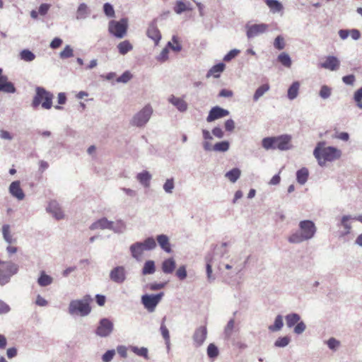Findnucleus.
<instances>
[{
  "label": "nucleus",
  "instance_id": "nucleus-1",
  "mask_svg": "<svg viewBox=\"0 0 362 362\" xmlns=\"http://www.w3.org/2000/svg\"><path fill=\"white\" fill-rule=\"evenodd\" d=\"M299 230L292 233L288 238L291 243L298 244L312 239L316 233L317 228L313 221L303 220L299 222Z\"/></svg>",
  "mask_w": 362,
  "mask_h": 362
},
{
  "label": "nucleus",
  "instance_id": "nucleus-2",
  "mask_svg": "<svg viewBox=\"0 0 362 362\" xmlns=\"http://www.w3.org/2000/svg\"><path fill=\"white\" fill-rule=\"evenodd\" d=\"M325 142L320 141L315 146L313 155L317 159L319 165L324 166L327 161L332 162L339 159L341 151L334 146L324 147Z\"/></svg>",
  "mask_w": 362,
  "mask_h": 362
},
{
  "label": "nucleus",
  "instance_id": "nucleus-3",
  "mask_svg": "<svg viewBox=\"0 0 362 362\" xmlns=\"http://www.w3.org/2000/svg\"><path fill=\"white\" fill-rule=\"evenodd\" d=\"M93 298L88 294L85 295L81 299L72 300L70 301L68 311L71 315H80L86 317L91 312L90 305Z\"/></svg>",
  "mask_w": 362,
  "mask_h": 362
},
{
  "label": "nucleus",
  "instance_id": "nucleus-4",
  "mask_svg": "<svg viewBox=\"0 0 362 362\" xmlns=\"http://www.w3.org/2000/svg\"><path fill=\"white\" fill-rule=\"evenodd\" d=\"M156 245L155 239L153 237H148L143 242H136L132 244L129 247V251L132 257L139 260L141 257L144 251L153 250L156 247Z\"/></svg>",
  "mask_w": 362,
  "mask_h": 362
},
{
  "label": "nucleus",
  "instance_id": "nucleus-5",
  "mask_svg": "<svg viewBox=\"0 0 362 362\" xmlns=\"http://www.w3.org/2000/svg\"><path fill=\"white\" fill-rule=\"evenodd\" d=\"M53 94L44 88L37 86L35 88V95L32 101V107L37 108L42 103V107L46 110H49L52 106Z\"/></svg>",
  "mask_w": 362,
  "mask_h": 362
},
{
  "label": "nucleus",
  "instance_id": "nucleus-6",
  "mask_svg": "<svg viewBox=\"0 0 362 362\" xmlns=\"http://www.w3.org/2000/svg\"><path fill=\"white\" fill-rule=\"evenodd\" d=\"M18 272V264L11 261H2L0 259V285L8 284L13 275Z\"/></svg>",
  "mask_w": 362,
  "mask_h": 362
},
{
  "label": "nucleus",
  "instance_id": "nucleus-7",
  "mask_svg": "<svg viewBox=\"0 0 362 362\" xmlns=\"http://www.w3.org/2000/svg\"><path fill=\"white\" fill-rule=\"evenodd\" d=\"M128 25L127 18H122L119 21L111 20L108 23V31L114 37L122 39L127 35Z\"/></svg>",
  "mask_w": 362,
  "mask_h": 362
},
{
  "label": "nucleus",
  "instance_id": "nucleus-8",
  "mask_svg": "<svg viewBox=\"0 0 362 362\" xmlns=\"http://www.w3.org/2000/svg\"><path fill=\"white\" fill-rule=\"evenodd\" d=\"M152 113V107L149 105H147L134 115L130 124L136 127H143L149 121Z\"/></svg>",
  "mask_w": 362,
  "mask_h": 362
},
{
  "label": "nucleus",
  "instance_id": "nucleus-9",
  "mask_svg": "<svg viewBox=\"0 0 362 362\" xmlns=\"http://www.w3.org/2000/svg\"><path fill=\"white\" fill-rule=\"evenodd\" d=\"M164 296L163 292L156 294H144L141 296V303L148 313L155 311L157 305L161 301Z\"/></svg>",
  "mask_w": 362,
  "mask_h": 362
},
{
  "label": "nucleus",
  "instance_id": "nucleus-10",
  "mask_svg": "<svg viewBox=\"0 0 362 362\" xmlns=\"http://www.w3.org/2000/svg\"><path fill=\"white\" fill-rule=\"evenodd\" d=\"M114 330V324L112 321L107 318H101L98 324V326L95 330V334L102 338L109 337Z\"/></svg>",
  "mask_w": 362,
  "mask_h": 362
},
{
  "label": "nucleus",
  "instance_id": "nucleus-11",
  "mask_svg": "<svg viewBox=\"0 0 362 362\" xmlns=\"http://www.w3.org/2000/svg\"><path fill=\"white\" fill-rule=\"evenodd\" d=\"M268 28V25L265 23L259 24H246V35L248 39H252L264 33Z\"/></svg>",
  "mask_w": 362,
  "mask_h": 362
},
{
  "label": "nucleus",
  "instance_id": "nucleus-12",
  "mask_svg": "<svg viewBox=\"0 0 362 362\" xmlns=\"http://www.w3.org/2000/svg\"><path fill=\"white\" fill-rule=\"evenodd\" d=\"M109 276L112 282L122 284L127 279V272L123 266H117L110 271Z\"/></svg>",
  "mask_w": 362,
  "mask_h": 362
},
{
  "label": "nucleus",
  "instance_id": "nucleus-13",
  "mask_svg": "<svg viewBox=\"0 0 362 362\" xmlns=\"http://www.w3.org/2000/svg\"><path fill=\"white\" fill-rule=\"evenodd\" d=\"M207 328L206 326L202 325L196 328L192 335L193 344L195 347L198 348L203 345L207 337Z\"/></svg>",
  "mask_w": 362,
  "mask_h": 362
},
{
  "label": "nucleus",
  "instance_id": "nucleus-14",
  "mask_svg": "<svg viewBox=\"0 0 362 362\" xmlns=\"http://www.w3.org/2000/svg\"><path fill=\"white\" fill-rule=\"evenodd\" d=\"M274 149L280 151H286L291 148V136L288 134H282L278 136H274Z\"/></svg>",
  "mask_w": 362,
  "mask_h": 362
},
{
  "label": "nucleus",
  "instance_id": "nucleus-15",
  "mask_svg": "<svg viewBox=\"0 0 362 362\" xmlns=\"http://www.w3.org/2000/svg\"><path fill=\"white\" fill-rule=\"evenodd\" d=\"M229 114L230 112L228 110L219 106H214L209 110L206 121L208 122H212L216 119L226 117Z\"/></svg>",
  "mask_w": 362,
  "mask_h": 362
},
{
  "label": "nucleus",
  "instance_id": "nucleus-16",
  "mask_svg": "<svg viewBox=\"0 0 362 362\" xmlns=\"http://www.w3.org/2000/svg\"><path fill=\"white\" fill-rule=\"evenodd\" d=\"M46 211L56 220H61L64 217V212L60 207L59 204L56 200H51L49 202L46 208Z\"/></svg>",
  "mask_w": 362,
  "mask_h": 362
},
{
  "label": "nucleus",
  "instance_id": "nucleus-17",
  "mask_svg": "<svg viewBox=\"0 0 362 362\" xmlns=\"http://www.w3.org/2000/svg\"><path fill=\"white\" fill-rule=\"evenodd\" d=\"M146 35L148 37L154 41L156 45H158L161 39V34L157 27L156 20H153L148 25V27L146 30Z\"/></svg>",
  "mask_w": 362,
  "mask_h": 362
},
{
  "label": "nucleus",
  "instance_id": "nucleus-18",
  "mask_svg": "<svg viewBox=\"0 0 362 362\" xmlns=\"http://www.w3.org/2000/svg\"><path fill=\"white\" fill-rule=\"evenodd\" d=\"M8 191L11 196L18 200H23L25 198V194L21 187V182L19 180L12 182L9 186Z\"/></svg>",
  "mask_w": 362,
  "mask_h": 362
},
{
  "label": "nucleus",
  "instance_id": "nucleus-19",
  "mask_svg": "<svg viewBox=\"0 0 362 362\" xmlns=\"http://www.w3.org/2000/svg\"><path fill=\"white\" fill-rule=\"evenodd\" d=\"M0 90L6 93H14L16 91V88L12 82L8 81L6 76H1Z\"/></svg>",
  "mask_w": 362,
  "mask_h": 362
},
{
  "label": "nucleus",
  "instance_id": "nucleus-20",
  "mask_svg": "<svg viewBox=\"0 0 362 362\" xmlns=\"http://www.w3.org/2000/svg\"><path fill=\"white\" fill-rule=\"evenodd\" d=\"M340 62L334 56H328L325 61L321 64V67L331 71H336L339 69Z\"/></svg>",
  "mask_w": 362,
  "mask_h": 362
},
{
  "label": "nucleus",
  "instance_id": "nucleus-21",
  "mask_svg": "<svg viewBox=\"0 0 362 362\" xmlns=\"http://www.w3.org/2000/svg\"><path fill=\"white\" fill-rule=\"evenodd\" d=\"M156 240L160 248L167 253L172 252L171 245L170 243L169 238L167 235L160 234L157 235Z\"/></svg>",
  "mask_w": 362,
  "mask_h": 362
},
{
  "label": "nucleus",
  "instance_id": "nucleus-22",
  "mask_svg": "<svg viewBox=\"0 0 362 362\" xmlns=\"http://www.w3.org/2000/svg\"><path fill=\"white\" fill-rule=\"evenodd\" d=\"M111 226H112V221L107 220V218L105 217H103V218L95 221V222H93L90 226V230H96V229H102V230L109 229L110 230V228L112 227Z\"/></svg>",
  "mask_w": 362,
  "mask_h": 362
},
{
  "label": "nucleus",
  "instance_id": "nucleus-23",
  "mask_svg": "<svg viewBox=\"0 0 362 362\" xmlns=\"http://www.w3.org/2000/svg\"><path fill=\"white\" fill-rule=\"evenodd\" d=\"M91 11L86 3H81L78 6L76 13L77 20H84L90 14Z\"/></svg>",
  "mask_w": 362,
  "mask_h": 362
},
{
  "label": "nucleus",
  "instance_id": "nucleus-24",
  "mask_svg": "<svg viewBox=\"0 0 362 362\" xmlns=\"http://www.w3.org/2000/svg\"><path fill=\"white\" fill-rule=\"evenodd\" d=\"M168 101L170 103L175 106L177 110L180 111V112H185L187 110V103L180 98H177L174 95H171L169 98Z\"/></svg>",
  "mask_w": 362,
  "mask_h": 362
},
{
  "label": "nucleus",
  "instance_id": "nucleus-25",
  "mask_svg": "<svg viewBox=\"0 0 362 362\" xmlns=\"http://www.w3.org/2000/svg\"><path fill=\"white\" fill-rule=\"evenodd\" d=\"M176 267V263L173 257L168 258L162 262V270L165 274H171Z\"/></svg>",
  "mask_w": 362,
  "mask_h": 362
},
{
  "label": "nucleus",
  "instance_id": "nucleus-26",
  "mask_svg": "<svg viewBox=\"0 0 362 362\" xmlns=\"http://www.w3.org/2000/svg\"><path fill=\"white\" fill-rule=\"evenodd\" d=\"M137 180L145 187H148L150 185V180H151V175L147 170H144L136 175Z\"/></svg>",
  "mask_w": 362,
  "mask_h": 362
},
{
  "label": "nucleus",
  "instance_id": "nucleus-27",
  "mask_svg": "<svg viewBox=\"0 0 362 362\" xmlns=\"http://www.w3.org/2000/svg\"><path fill=\"white\" fill-rule=\"evenodd\" d=\"M299 88L300 83L298 81L293 82L288 89V98L291 100L296 99L298 95Z\"/></svg>",
  "mask_w": 362,
  "mask_h": 362
},
{
  "label": "nucleus",
  "instance_id": "nucleus-28",
  "mask_svg": "<svg viewBox=\"0 0 362 362\" xmlns=\"http://www.w3.org/2000/svg\"><path fill=\"white\" fill-rule=\"evenodd\" d=\"M308 176L309 172L306 168H302L296 172V180L301 185L305 184L308 179Z\"/></svg>",
  "mask_w": 362,
  "mask_h": 362
},
{
  "label": "nucleus",
  "instance_id": "nucleus-29",
  "mask_svg": "<svg viewBox=\"0 0 362 362\" xmlns=\"http://www.w3.org/2000/svg\"><path fill=\"white\" fill-rule=\"evenodd\" d=\"M285 320L287 327L291 328L294 327L300 320V316L298 313H292L286 315Z\"/></svg>",
  "mask_w": 362,
  "mask_h": 362
},
{
  "label": "nucleus",
  "instance_id": "nucleus-30",
  "mask_svg": "<svg viewBox=\"0 0 362 362\" xmlns=\"http://www.w3.org/2000/svg\"><path fill=\"white\" fill-rule=\"evenodd\" d=\"M53 279L49 275L47 274L44 271L40 272V276L37 279V284L42 286H47L52 284Z\"/></svg>",
  "mask_w": 362,
  "mask_h": 362
},
{
  "label": "nucleus",
  "instance_id": "nucleus-31",
  "mask_svg": "<svg viewBox=\"0 0 362 362\" xmlns=\"http://www.w3.org/2000/svg\"><path fill=\"white\" fill-rule=\"evenodd\" d=\"M119 54L124 55L133 49L132 45L129 40H124L119 42L117 46Z\"/></svg>",
  "mask_w": 362,
  "mask_h": 362
},
{
  "label": "nucleus",
  "instance_id": "nucleus-32",
  "mask_svg": "<svg viewBox=\"0 0 362 362\" xmlns=\"http://www.w3.org/2000/svg\"><path fill=\"white\" fill-rule=\"evenodd\" d=\"M269 89L270 86L269 83H264L258 87L254 93L253 100L255 102H257Z\"/></svg>",
  "mask_w": 362,
  "mask_h": 362
},
{
  "label": "nucleus",
  "instance_id": "nucleus-33",
  "mask_svg": "<svg viewBox=\"0 0 362 362\" xmlns=\"http://www.w3.org/2000/svg\"><path fill=\"white\" fill-rule=\"evenodd\" d=\"M206 264V269L207 279L209 281H212L215 279V277L212 275V262L213 258L210 254L207 255L205 257Z\"/></svg>",
  "mask_w": 362,
  "mask_h": 362
},
{
  "label": "nucleus",
  "instance_id": "nucleus-34",
  "mask_svg": "<svg viewBox=\"0 0 362 362\" xmlns=\"http://www.w3.org/2000/svg\"><path fill=\"white\" fill-rule=\"evenodd\" d=\"M111 226L110 230L115 233H122L126 229V224L122 220H117L115 223L112 221Z\"/></svg>",
  "mask_w": 362,
  "mask_h": 362
},
{
  "label": "nucleus",
  "instance_id": "nucleus-35",
  "mask_svg": "<svg viewBox=\"0 0 362 362\" xmlns=\"http://www.w3.org/2000/svg\"><path fill=\"white\" fill-rule=\"evenodd\" d=\"M272 13H278L283 10V5L277 0H264Z\"/></svg>",
  "mask_w": 362,
  "mask_h": 362
},
{
  "label": "nucleus",
  "instance_id": "nucleus-36",
  "mask_svg": "<svg viewBox=\"0 0 362 362\" xmlns=\"http://www.w3.org/2000/svg\"><path fill=\"white\" fill-rule=\"evenodd\" d=\"M241 171L238 168H234L228 171L225 177H227L231 182H235L240 177Z\"/></svg>",
  "mask_w": 362,
  "mask_h": 362
},
{
  "label": "nucleus",
  "instance_id": "nucleus-37",
  "mask_svg": "<svg viewBox=\"0 0 362 362\" xmlns=\"http://www.w3.org/2000/svg\"><path fill=\"white\" fill-rule=\"evenodd\" d=\"M130 350L135 354L136 355L139 356H141L144 358L145 359L148 360V349L146 347H138L136 346H131Z\"/></svg>",
  "mask_w": 362,
  "mask_h": 362
},
{
  "label": "nucleus",
  "instance_id": "nucleus-38",
  "mask_svg": "<svg viewBox=\"0 0 362 362\" xmlns=\"http://www.w3.org/2000/svg\"><path fill=\"white\" fill-rule=\"evenodd\" d=\"M156 272L155 262L153 260H147L142 268V274H153Z\"/></svg>",
  "mask_w": 362,
  "mask_h": 362
},
{
  "label": "nucleus",
  "instance_id": "nucleus-39",
  "mask_svg": "<svg viewBox=\"0 0 362 362\" xmlns=\"http://www.w3.org/2000/svg\"><path fill=\"white\" fill-rule=\"evenodd\" d=\"M277 60L286 68H290L291 66L292 61L291 57L286 52H281L279 54L277 57Z\"/></svg>",
  "mask_w": 362,
  "mask_h": 362
},
{
  "label": "nucleus",
  "instance_id": "nucleus-40",
  "mask_svg": "<svg viewBox=\"0 0 362 362\" xmlns=\"http://www.w3.org/2000/svg\"><path fill=\"white\" fill-rule=\"evenodd\" d=\"M226 65L223 62L218 63L213 66L209 71L207 76H209L210 74H214L215 78L219 77L220 74L223 71Z\"/></svg>",
  "mask_w": 362,
  "mask_h": 362
},
{
  "label": "nucleus",
  "instance_id": "nucleus-41",
  "mask_svg": "<svg viewBox=\"0 0 362 362\" xmlns=\"http://www.w3.org/2000/svg\"><path fill=\"white\" fill-rule=\"evenodd\" d=\"M173 9L177 14H181L186 11H192L193 8L192 7H188V6L181 0H178L176 1Z\"/></svg>",
  "mask_w": 362,
  "mask_h": 362
},
{
  "label": "nucleus",
  "instance_id": "nucleus-42",
  "mask_svg": "<svg viewBox=\"0 0 362 362\" xmlns=\"http://www.w3.org/2000/svg\"><path fill=\"white\" fill-rule=\"evenodd\" d=\"M230 148V143L228 141H222L213 146V151L216 152H226Z\"/></svg>",
  "mask_w": 362,
  "mask_h": 362
},
{
  "label": "nucleus",
  "instance_id": "nucleus-43",
  "mask_svg": "<svg viewBox=\"0 0 362 362\" xmlns=\"http://www.w3.org/2000/svg\"><path fill=\"white\" fill-rule=\"evenodd\" d=\"M284 326L283 317L281 315H278L274 320V325L269 326V329L271 332L279 331Z\"/></svg>",
  "mask_w": 362,
  "mask_h": 362
},
{
  "label": "nucleus",
  "instance_id": "nucleus-44",
  "mask_svg": "<svg viewBox=\"0 0 362 362\" xmlns=\"http://www.w3.org/2000/svg\"><path fill=\"white\" fill-rule=\"evenodd\" d=\"M350 219H353L350 215L343 216L341 219L340 226H341L345 230L342 233L343 235H347L350 233L351 226V224L348 223Z\"/></svg>",
  "mask_w": 362,
  "mask_h": 362
},
{
  "label": "nucleus",
  "instance_id": "nucleus-45",
  "mask_svg": "<svg viewBox=\"0 0 362 362\" xmlns=\"http://www.w3.org/2000/svg\"><path fill=\"white\" fill-rule=\"evenodd\" d=\"M20 57L25 62H30L35 59V54L30 50L25 49L20 52Z\"/></svg>",
  "mask_w": 362,
  "mask_h": 362
},
{
  "label": "nucleus",
  "instance_id": "nucleus-46",
  "mask_svg": "<svg viewBox=\"0 0 362 362\" xmlns=\"http://www.w3.org/2000/svg\"><path fill=\"white\" fill-rule=\"evenodd\" d=\"M235 327V320L231 318L227 323L226 326L224 328V336L226 339H230L232 336L233 329Z\"/></svg>",
  "mask_w": 362,
  "mask_h": 362
},
{
  "label": "nucleus",
  "instance_id": "nucleus-47",
  "mask_svg": "<svg viewBox=\"0 0 362 362\" xmlns=\"http://www.w3.org/2000/svg\"><path fill=\"white\" fill-rule=\"evenodd\" d=\"M274 136L265 137L262 140V146L266 150L274 149Z\"/></svg>",
  "mask_w": 362,
  "mask_h": 362
},
{
  "label": "nucleus",
  "instance_id": "nucleus-48",
  "mask_svg": "<svg viewBox=\"0 0 362 362\" xmlns=\"http://www.w3.org/2000/svg\"><path fill=\"white\" fill-rule=\"evenodd\" d=\"M74 56V50L72 47L67 45L64 49L59 53V57L62 59H66Z\"/></svg>",
  "mask_w": 362,
  "mask_h": 362
},
{
  "label": "nucleus",
  "instance_id": "nucleus-49",
  "mask_svg": "<svg viewBox=\"0 0 362 362\" xmlns=\"http://www.w3.org/2000/svg\"><path fill=\"white\" fill-rule=\"evenodd\" d=\"M103 12L107 18H113L115 16V11L113 6L110 3H105L103 4Z\"/></svg>",
  "mask_w": 362,
  "mask_h": 362
},
{
  "label": "nucleus",
  "instance_id": "nucleus-50",
  "mask_svg": "<svg viewBox=\"0 0 362 362\" xmlns=\"http://www.w3.org/2000/svg\"><path fill=\"white\" fill-rule=\"evenodd\" d=\"M165 320H166V317H164L162 319V321L160 323V331L161 335H162L163 338L164 339V340L170 341V333H169L168 329L167 328V327L165 325Z\"/></svg>",
  "mask_w": 362,
  "mask_h": 362
},
{
  "label": "nucleus",
  "instance_id": "nucleus-51",
  "mask_svg": "<svg viewBox=\"0 0 362 362\" xmlns=\"http://www.w3.org/2000/svg\"><path fill=\"white\" fill-rule=\"evenodd\" d=\"M325 343L329 349L333 351H336L340 346V341L334 337L329 338Z\"/></svg>",
  "mask_w": 362,
  "mask_h": 362
},
{
  "label": "nucleus",
  "instance_id": "nucleus-52",
  "mask_svg": "<svg viewBox=\"0 0 362 362\" xmlns=\"http://www.w3.org/2000/svg\"><path fill=\"white\" fill-rule=\"evenodd\" d=\"M133 77V75L129 71H125L120 76L116 78L117 83H127Z\"/></svg>",
  "mask_w": 362,
  "mask_h": 362
},
{
  "label": "nucleus",
  "instance_id": "nucleus-53",
  "mask_svg": "<svg viewBox=\"0 0 362 362\" xmlns=\"http://www.w3.org/2000/svg\"><path fill=\"white\" fill-rule=\"evenodd\" d=\"M291 341V339L288 336L279 337L274 342V346L276 347H285L286 346L289 342Z\"/></svg>",
  "mask_w": 362,
  "mask_h": 362
},
{
  "label": "nucleus",
  "instance_id": "nucleus-54",
  "mask_svg": "<svg viewBox=\"0 0 362 362\" xmlns=\"http://www.w3.org/2000/svg\"><path fill=\"white\" fill-rule=\"evenodd\" d=\"M218 349L214 344H210L207 347V355L210 358H214L218 355Z\"/></svg>",
  "mask_w": 362,
  "mask_h": 362
},
{
  "label": "nucleus",
  "instance_id": "nucleus-55",
  "mask_svg": "<svg viewBox=\"0 0 362 362\" xmlns=\"http://www.w3.org/2000/svg\"><path fill=\"white\" fill-rule=\"evenodd\" d=\"M332 89L329 86L323 85L320 88L319 95L322 99H327L330 97Z\"/></svg>",
  "mask_w": 362,
  "mask_h": 362
},
{
  "label": "nucleus",
  "instance_id": "nucleus-56",
  "mask_svg": "<svg viewBox=\"0 0 362 362\" xmlns=\"http://www.w3.org/2000/svg\"><path fill=\"white\" fill-rule=\"evenodd\" d=\"M2 233L4 240L8 243H12V236L10 233V226L8 224H5L2 226Z\"/></svg>",
  "mask_w": 362,
  "mask_h": 362
},
{
  "label": "nucleus",
  "instance_id": "nucleus-57",
  "mask_svg": "<svg viewBox=\"0 0 362 362\" xmlns=\"http://www.w3.org/2000/svg\"><path fill=\"white\" fill-rule=\"evenodd\" d=\"M163 187L166 193L171 194L173 192V189L175 187L174 179H167Z\"/></svg>",
  "mask_w": 362,
  "mask_h": 362
},
{
  "label": "nucleus",
  "instance_id": "nucleus-58",
  "mask_svg": "<svg viewBox=\"0 0 362 362\" xmlns=\"http://www.w3.org/2000/svg\"><path fill=\"white\" fill-rule=\"evenodd\" d=\"M306 329V325L303 321L300 320L293 328V332L298 335L303 334Z\"/></svg>",
  "mask_w": 362,
  "mask_h": 362
},
{
  "label": "nucleus",
  "instance_id": "nucleus-59",
  "mask_svg": "<svg viewBox=\"0 0 362 362\" xmlns=\"http://www.w3.org/2000/svg\"><path fill=\"white\" fill-rule=\"evenodd\" d=\"M274 46L276 49L281 50L285 47L284 39L281 35H278L274 42Z\"/></svg>",
  "mask_w": 362,
  "mask_h": 362
},
{
  "label": "nucleus",
  "instance_id": "nucleus-60",
  "mask_svg": "<svg viewBox=\"0 0 362 362\" xmlns=\"http://www.w3.org/2000/svg\"><path fill=\"white\" fill-rule=\"evenodd\" d=\"M115 355V349L107 350L102 356V360H103V362H110L113 359V357H114Z\"/></svg>",
  "mask_w": 362,
  "mask_h": 362
},
{
  "label": "nucleus",
  "instance_id": "nucleus-61",
  "mask_svg": "<svg viewBox=\"0 0 362 362\" xmlns=\"http://www.w3.org/2000/svg\"><path fill=\"white\" fill-rule=\"evenodd\" d=\"M187 270L185 265L180 266L176 271V276L180 280H184L187 277Z\"/></svg>",
  "mask_w": 362,
  "mask_h": 362
},
{
  "label": "nucleus",
  "instance_id": "nucleus-62",
  "mask_svg": "<svg viewBox=\"0 0 362 362\" xmlns=\"http://www.w3.org/2000/svg\"><path fill=\"white\" fill-rule=\"evenodd\" d=\"M240 53V50L237 49H233L229 51L223 57V61L229 62L231 59H234L238 54Z\"/></svg>",
  "mask_w": 362,
  "mask_h": 362
},
{
  "label": "nucleus",
  "instance_id": "nucleus-63",
  "mask_svg": "<svg viewBox=\"0 0 362 362\" xmlns=\"http://www.w3.org/2000/svg\"><path fill=\"white\" fill-rule=\"evenodd\" d=\"M168 47L163 48L160 54L156 57V59L161 62H165L168 59Z\"/></svg>",
  "mask_w": 362,
  "mask_h": 362
},
{
  "label": "nucleus",
  "instance_id": "nucleus-64",
  "mask_svg": "<svg viewBox=\"0 0 362 362\" xmlns=\"http://www.w3.org/2000/svg\"><path fill=\"white\" fill-rule=\"evenodd\" d=\"M226 131L231 132L235 129V122L232 119H227L224 123Z\"/></svg>",
  "mask_w": 362,
  "mask_h": 362
}]
</instances>
